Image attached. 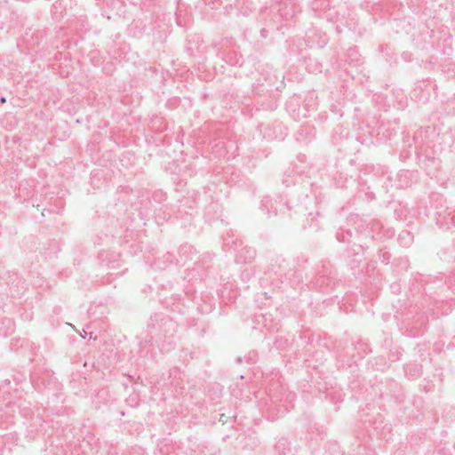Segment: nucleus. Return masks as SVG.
Masks as SVG:
<instances>
[{"label":"nucleus","mask_w":455,"mask_h":455,"mask_svg":"<svg viewBox=\"0 0 455 455\" xmlns=\"http://www.w3.org/2000/svg\"><path fill=\"white\" fill-rule=\"evenodd\" d=\"M1 101H2V102H5V99H4V98H3V99L1 100Z\"/></svg>","instance_id":"1"}]
</instances>
